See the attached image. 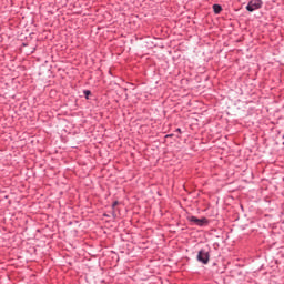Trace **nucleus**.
<instances>
[{"instance_id":"f257e3e1","label":"nucleus","mask_w":284,"mask_h":284,"mask_svg":"<svg viewBox=\"0 0 284 284\" xmlns=\"http://www.w3.org/2000/svg\"><path fill=\"white\" fill-rule=\"evenodd\" d=\"M263 8V0H251L246 6L247 12H254L255 10H261Z\"/></svg>"},{"instance_id":"f03ea898","label":"nucleus","mask_w":284,"mask_h":284,"mask_svg":"<svg viewBox=\"0 0 284 284\" xmlns=\"http://www.w3.org/2000/svg\"><path fill=\"white\" fill-rule=\"evenodd\" d=\"M197 261L203 265H207V263H210V252L205 248L200 250L197 253Z\"/></svg>"},{"instance_id":"7ed1b4c3","label":"nucleus","mask_w":284,"mask_h":284,"mask_svg":"<svg viewBox=\"0 0 284 284\" xmlns=\"http://www.w3.org/2000/svg\"><path fill=\"white\" fill-rule=\"evenodd\" d=\"M189 221L191 223H194V225H197L199 227H203V225H207V220L205 217L199 219L192 215L189 217Z\"/></svg>"},{"instance_id":"20e7f679","label":"nucleus","mask_w":284,"mask_h":284,"mask_svg":"<svg viewBox=\"0 0 284 284\" xmlns=\"http://www.w3.org/2000/svg\"><path fill=\"white\" fill-rule=\"evenodd\" d=\"M213 11L215 14H221V12H223V7H221V4H213Z\"/></svg>"},{"instance_id":"39448f33","label":"nucleus","mask_w":284,"mask_h":284,"mask_svg":"<svg viewBox=\"0 0 284 284\" xmlns=\"http://www.w3.org/2000/svg\"><path fill=\"white\" fill-rule=\"evenodd\" d=\"M116 205H119V201H114L113 203H112V216L114 217V219H116V213L114 212V209L116 207Z\"/></svg>"},{"instance_id":"423d86ee","label":"nucleus","mask_w":284,"mask_h":284,"mask_svg":"<svg viewBox=\"0 0 284 284\" xmlns=\"http://www.w3.org/2000/svg\"><path fill=\"white\" fill-rule=\"evenodd\" d=\"M83 94H84V98L88 100V99H90V94H92V91L91 90H84Z\"/></svg>"},{"instance_id":"0eeeda50","label":"nucleus","mask_w":284,"mask_h":284,"mask_svg":"<svg viewBox=\"0 0 284 284\" xmlns=\"http://www.w3.org/2000/svg\"><path fill=\"white\" fill-rule=\"evenodd\" d=\"M175 132H179V133H181V129H180V128H178V129L175 130Z\"/></svg>"},{"instance_id":"6e6552de","label":"nucleus","mask_w":284,"mask_h":284,"mask_svg":"<svg viewBox=\"0 0 284 284\" xmlns=\"http://www.w3.org/2000/svg\"><path fill=\"white\" fill-rule=\"evenodd\" d=\"M166 136H172V134H169V135H166Z\"/></svg>"}]
</instances>
